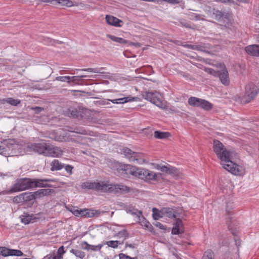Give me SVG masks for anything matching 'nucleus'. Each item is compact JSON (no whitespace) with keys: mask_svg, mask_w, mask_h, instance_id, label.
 I'll use <instances>...</instances> for the list:
<instances>
[{"mask_svg":"<svg viewBox=\"0 0 259 259\" xmlns=\"http://www.w3.org/2000/svg\"><path fill=\"white\" fill-rule=\"evenodd\" d=\"M245 94L242 98V101L248 103L252 101L259 92V89L257 86L249 83L245 87Z\"/></svg>","mask_w":259,"mask_h":259,"instance_id":"9d476101","label":"nucleus"},{"mask_svg":"<svg viewBox=\"0 0 259 259\" xmlns=\"http://www.w3.org/2000/svg\"><path fill=\"white\" fill-rule=\"evenodd\" d=\"M199 17H200V16L199 15L195 14V18L196 20H200Z\"/></svg>","mask_w":259,"mask_h":259,"instance_id":"0e129e2a","label":"nucleus"},{"mask_svg":"<svg viewBox=\"0 0 259 259\" xmlns=\"http://www.w3.org/2000/svg\"><path fill=\"white\" fill-rule=\"evenodd\" d=\"M125 247H128L130 248H135V246L133 244H128L127 242H126L125 243Z\"/></svg>","mask_w":259,"mask_h":259,"instance_id":"680f3d73","label":"nucleus"},{"mask_svg":"<svg viewBox=\"0 0 259 259\" xmlns=\"http://www.w3.org/2000/svg\"><path fill=\"white\" fill-rule=\"evenodd\" d=\"M63 256L55 254H48L44 257V259H62Z\"/></svg>","mask_w":259,"mask_h":259,"instance_id":"8fccbe9b","label":"nucleus"},{"mask_svg":"<svg viewBox=\"0 0 259 259\" xmlns=\"http://www.w3.org/2000/svg\"><path fill=\"white\" fill-rule=\"evenodd\" d=\"M39 2L46 3H50L53 5H55V2H56V0H37Z\"/></svg>","mask_w":259,"mask_h":259,"instance_id":"bf43d9fd","label":"nucleus"},{"mask_svg":"<svg viewBox=\"0 0 259 259\" xmlns=\"http://www.w3.org/2000/svg\"><path fill=\"white\" fill-rule=\"evenodd\" d=\"M156 168L160 170L161 171L165 172L167 174H173L176 171V168L174 167H167L165 165L161 166L158 164L157 165Z\"/></svg>","mask_w":259,"mask_h":259,"instance_id":"b1692460","label":"nucleus"},{"mask_svg":"<svg viewBox=\"0 0 259 259\" xmlns=\"http://www.w3.org/2000/svg\"><path fill=\"white\" fill-rule=\"evenodd\" d=\"M209 73L219 77L221 82L225 85L227 86L230 83V79L229 77L228 71L224 65L222 70L215 71L213 69H209Z\"/></svg>","mask_w":259,"mask_h":259,"instance_id":"ddd939ff","label":"nucleus"},{"mask_svg":"<svg viewBox=\"0 0 259 259\" xmlns=\"http://www.w3.org/2000/svg\"><path fill=\"white\" fill-rule=\"evenodd\" d=\"M22 194L19 195H17L15 196L13 198V201L15 203H22L24 202V200L22 199Z\"/></svg>","mask_w":259,"mask_h":259,"instance_id":"3c124183","label":"nucleus"},{"mask_svg":"<svg viewBox=\"0 0 259 259\" xmlns=\"http://www.w3.org/2000/svg\"><path fill=\"white\" fill-rule=\"evenodd\" d=\"M1 104L6 103L14 106H17L21 103V100L19 99H15L13 98H7L0 100Z\"/></svg>","mask_w":259,"mask_h":259,"instance_id":"4be33fe9","label":"nucleus"},{"mask_svg":"<svg viewBox=\"0 0 259 259\" xmlns=\"http://www.w3.org/2000/svg\"><path fill=\"white\" fill-rule=\"evenodd\" d=\"M246 52L250 55L259 56V45H252L245 48Z\"/></svg>","mask_w":259,"mask_h":259,"instance_id":"f3484780","label":"nucleus"},{"mask_svg":"<svg viewBox=\"0 0 259 259\" xmlns=\"http://www.w3.org/2000/svg\"><path fill=\"white\" fill-rule=\"evenodd\" d=\"M51 182H54V180L50 179H31L32 188L51 187L52 185L48 183Z\"/></svg>","mask_w":259,"mask_h":259,"instance_id":"4468645a","label":"nucleus"},{"mask_svg":"<svg viewBox=\"0 0 259 259\" xmlns=\"http://www.w3.org/2000/svg\"><path fill=\"white\" fill-rule=\"evenodd\" d=\"M154 225L155 226H156L157 227H158L159 229H160L161 230H166V227L160 222H157L155 223Z\"/></svg>","mask_w":259,"mask_h":259,"instance_id":"6e6d98bb","label":"nucleus"},{"mask_svg":"<svg viewBox=\"0 0 259 259\" xmlns=\"http://www.w3.org/2000/svg\"><path fill=\"white\" fill-rule=\"evenodd\" d=\"M65 252L64 250V247L63 246H60L57 251V254L56 255H60L61 256H63V254Z\"/></svg>","mask_w":259,"mask_h":259,"instance_id":"5fc2aeb1","label":"nucleus"},{"mask_svg":"<svg viewBox=\"0 0 259 259\" xmlns=\"http://www.w3.org/2000/svg\"><path fill=\"white\" fill-rule=\"evenodd\" d=\"M101 68H83V69H76L77 71H88L90 72H93L95 73H103L101 71Z\"/></svg>","mask_w":259,"mask_h":259,"instance_id":"4c0bfd02","label":"nucleus"},{"mask_svg":"<svg viewBox=\"0 0 259 259\" xmlns=\"http://www.w3.org/2000/svg\"><path fill=\"white\" fill-rule=\"evenodd\" d=\"M122 151L124 156L128 158L131 162L140 164L147 162L145 158V155L143 153L133 151L128 148H123Z\"/></svg>","mask_w":259,"mask_h":259,"instance_id":"0eeeda50","label":"nucleus"},{"mask_svg":"<svg viewBox=\"0 0 259 259\" xmlns=\"http://www.w3.org/2000/svg\"><path fill=\"white\" fill-rule=\"evenodd\" d=\"M109 246L113 247V248H116L118 246V244H121L119 243V241H109L107 242L106 243Z\"/></svg>","mask_w":259,"mask_h":259,"instance_id":"de8ad7c7","label":"nucleus"},{"mask_svg":"<svg viewBox=\"0 0 259 259\" xmlns=\"http://www.w3.org/2000/svg\"><path fill=\"white\" fill-rule=\"evenodd\" d=\"M21 222L25 224H28L29 223H33L38 219V218L36 217L33 214H29L27 212H24L23 214L20 216Z\"/></svg>","mask_w":259,"mask_h":259,"instance_id":"2eb2a0df","label":"nucleus"},{"mask_svg":"<svg viewBox=\"0 0 259 259\" xmlns=\"http://www.w3.org/2000/svg\"><path fill=\"white\" fill-rule=\"evenodd\" d=\"M17 145L10 143H2L0 145V154L5 157L17 156L16 148Z\"/></svg>","mask_w":259,"mask_h":259,"instance_id":"9b49d317","label":"nucleus"},{"mask_svg":"<svg viewBox=\"0 0 259 259\" xmlns=\"http://www.w3.org/2000/svg\"><path fill=\"white\" fill-rule=\"evenodd\" d=\"M105 18L107 23L110 25L115 27H121L123 24L122 21L113 16L107 15L106 16Z\"/></svg>","mask_w":259,"mask_h":259,"instance_id":"dca6fc26","label":"nucleus"},{"mask_svg":"<svg viewBox=\"0 0 259 259\" xmlns=\"http://www.w3.org/2000/svg\"><path fill=\"white\" fill-rule=\"evenodd\" d=\"M234 206L233 203L231 202H228L226 203V222L228 225L229 230L231 231V233L236 236L238 233V231L236 227V220L232 217L233 214L232 210L233 209Z\"/></svg>","mask_w":259,"mask_h":259,"instance_id":"423d86ee","label":"nucleus"},{"mask_svg":"<svg viewBox=\"0 0 259 259\" xmlns=\"http://www.w3.org/2000/svg\"><path fill=\"white\" fill-rule=\"evenodd\" d=\"M188 102L190 105L201 107L205 110H210L212 108V104L208 101L194 97H190Z\"/></svg>","mask_w":259,"mask_h":259,"instance_id":"f8f14e48","label":"nucleus"},{"mask_svg":"<svg viewBox=\"0 0 259 259\" xmlns=\"http://www.w3.org/2000/svg\"><path fill=\"white\" fill-rule=\"evenodd\" d=\"M108 101L112 102L114 104H118L117 99H113V100H109Z\"/></svg>","mask_w":259,"mask_h":259,"instance_id":"e2e57ef3","label":"nucleus"},{"mask_svg":"<svg viewBox=\"0 0 259 259\" xmlns=\"http://www.w3.org/2000/svg\"><path fill=\"white\" fill-rule=\"evenodd\" d=\"M83 214L82 217L85 218H93L95 217H99L101 212L99 210L93 209H85L83 210Z\"/></svg>","mask_w":259,"mask_h":259,"instance_id":"aec40b11","label":"nucleus"},{"mask_svg":"<svg viewBox=\"0 0 259 259\" xmlns=\"http://www.w3.org/2000/svg\"><path fill=\"white\" fill-rule=\"evenodd\" d=\"M205 47L200 45H195L194 50L203 51Z\"/></svg>","mask_w":259,"mask_h":259,"instance_id":"4d7b16f0","label":"nucleus"},{"mask_svg":"<svg viewBox=\"0 0 259 259\" xmlns=\"http://www.w3.org/2000/svg\"><path fill=\"white\" fill-rule=\"evenodd\" d=\"M56 80L60 81L62 82H67L68 83H70V76H57L56 77Z\"/></svg>","mask_w":259,"mask_h":259,"instance_id":"c03bdc74","label":"nucleus"},{"mask_svg":"<svg viewBox=\"0 0 259 259\" xmlns=\"http://www.w3.org/2000/svg\"><path fill=\"white\" fill-rule=\"evenodd\" d=\"M216 1H218V2H223V3H226V2H229L230 0H216Z\"/></svg>","mask_w":259,"mask_h":259,"instance_id":"774afa93","label":"nucleus"},{"mask_svg":"<svg viewBox=\"0 0 259 259\" xmlns=\"http://www.w3.org/2000/svg\"><path fill=\"white\" fill-rule=\"evenodd\" d=\"M63 168H65L66 172L69 175H71L72 174V173H73L72 169L74 168L73 166H72L71 165H69V164H64Z\"/></svg>","mask_w":259,"mask_h":259,"instance_id":"a18cd8bd","label":"nucleus"},{"mask_svg":"<svg viewBox=\"0 0 259 259\" xmlns=\"http://www.w3.org/2000/svg\"><path fill=\"white\" fill-rule=\"evenodd\" d=\"M153 218L154 220H158L160 218H162V215L161 214H162V211H159L156 208H153Z\"/></svg>","mask_w":259,"mask_h":259,"instance_id":"58836bf2","label":"nucleus"},{"mask_svg":"<svg viewBox=\"0 0 259 259\" xmlns=\"http://www.w3.org/2000/svg\"><path fill=\"white\" fill-rule=\"evenodd\" d=\"M107 37L109 38L112 41L120 44H126L127 43V40L118 37L114 35H112L111 34H107Z\"/></svg>","mask_w":259,"mask_h":259,"instance_id":"2f4dec72","label":"nucleus"},{"mask_svg":"<svg viewBox=\"0 0 259 259\" xmlns=\"http://www.w3.org/2000/svg\"><path fill=\"white\" fill-rule=\"evenodd\" d=\"M31 110H33L35 112V114H38L41 111H44V108L40 107H33L31 108Z\"/></svg>","mask_w":259,"mask_h":259,"instance_id":"864d4df0","label":"nucleus"},{"mask_svg":"<svg viewBox=\"0 0 259 259\" xmlns=\"http://www.w3.org/2000/svg\"><path fill=\"white\" fill-rule=\"evenodd\" d=\"M119 259H138L137 257H131L123 253H120L119 254Z\"/></svg>","mask_w":259,"mask_h":259,"instance_id":"603ef678","label":"nucleus"},{"mask_svg":"<svg viewBox=\"0 0 259 259\" xmlns=\"http://www.w3.org/2000/svg\"><path fill=\"white\" fill-rule=\"evenodd\" d=\"M226 12H222L219 10H214L213 15H214L215 20L219 22L221 20V19L223 17V15Z\"/></svg>","mask_w":259,"mask_h":259,"instance_id":"c9c22d12","label":"nucleus"},{"mask_svg":"<svg viewBox=\"0 0 259 259\" xmlns=\"http://www.w3.org/2000/svg\"><path fill=\"white\" fill-rule=\"evenodd\" d=\"M9 248L6 247H0V255L3 256H9Z\"/></svg>","mask_w":259,"mask_h":259,"instance_id":"37998d69","label":"nucleus"},{"mask_svg":"<svg viewBox=\"0 0 259 259\" xmlns=\"http://www.w3.org/2000/svg\"><path fill=\"white\" fill-rule=\"evenodd\" d=\"M143 98L150 101L156 106L163 108L160 94L156 91L143 92L141 94Z\"/></svg>","mask_w":259,"mask_h":259,"instance_id":"1a4fd4ad","label":"nucleus"},{"mask_svg":"<svg viewBox=\"0 0 259 259\" xmlns=\"http://www.w3.org/2000/svg\"><path fill=\"white\" fill-rule=\"evenodd\" d=\"M170 135L169 132L156 131L154 132V137L157 139H164L168 138Z\"/></svg>","mask_w":259,"mask_h":259,"instance_id":"c85d7f7f","label":"nucleus"},{"mask_svg":"<svg viewBox=\"0 0 259 259\" xmlns=\"http://www.w3.org/2000/svg\"><path fill=\"white\" fill-rule=\"evenodd\" d=\"M117 235L119 238H122L123 239H126L128 237L129 234L126 230L124 229L119 231Z\"/></svg>","mask_w":259,"mask_h":259,"instance_id":"ea45409f","label":"nucleus"},{"mask_svg":"<svg viewBox=\"0 0 259 259\" xmlns=\"http://www.w3.org/2000/svg\"><path fill=\"white\" fill-rule=\"evenodd\" d=\"M162 214L165 215V216L169 218H174L176 217V211L172 208H164L162 209Z\"/></svg>","mask_w":259,"mask_h":259,"instance_id":"bb28decb","label":"nucleus"},{"mask_svg":"<svg viewBox=\"0 0 259 259\" xmlns=\"http://www.w3.org/2000/svg\"><path fill=\"white\" fill-rule=\"evenodd\" d=\"M82 189H88L102 192L117 193L122 192H129L130 188L122 184H107L104 182H96L87 181L81 185Z\"/></svg>","mask_w":259,"mask_h":259,"instance_id":"f03ea898","label":"nucleus"},{"mask_svg":"<svg viewBox=\"0 0 259 259\" xmlns=\"http://www.w3.org/2000/svg\"><path fill=\"white\" fill-rule=\"evenodd\" d=\"M137 221L139 222L141 226H144L147 229H150L152 227L150 223L146 220L142 214L141 216L138 217Z\"/></svg>","mask_w":259,"mask_h":259,"instance_id":"7c9ffc66","label":"nucleus"},{"mask_svg":"<svg viewBox=\"0 0 259 259\" xmlns=\"http://www.w3.org/2000/svg\"><path fill=\"white\" fill-rule=\"evenodd\" d=\"M74 132L76 134H81L84 135H89L91 136L96 137L97 133H95L94 132L87 130L83 127L76 128H75V131Z\"/></svg>","mask_w":259,"mask_h":259,"instance_id":"5701e85b","label":"nucleus"},{"mask_svg":"<svg viewBox=\"0 0 259 259\" xmlns=\"http://www.w3.org/2000/svg\"><path fill=\"white\" fill-rule=\"evenodd\" d=\"M70 252L80 259L84 258L85 255V253L80 250L72 249Z\"/></svg>","mask_w":259,"mask_h":259,"instance_id":"72a5a7b5","label":"nucleus"},{"mask_svg":"<svg viewBox=\"0 0 259 259\" xmlns=\"http://www.w3.org/2000/svg\"><path fill=\"white\" fill-rule=\"evenodd\" d=\"M8 253L9 256H21L24 255L23 253L21 250L14 249H9Z\"/></svg>","mask_w":259,"mask_h":259,"instance_id":"f704fd0d","label":"nucleus"},{"mask_svg":"<svg viewBox=\"0 0 259 259\" xmlns=\"http://www.w3.org/2000/svg\"><path fill=\"white\" fill-rule=\"evenodd\" d=\"M68 114L69 116H71L74 118H77L79 120L82 118L83 116L80 111H78L76 108H72L69 110Z\"/></svg>","mask_w":259,"mask_h":259,"instance_id":"a878e982","label":"nucleus"},{"mask_svg":"<svg viewBox=\"0 0 259 259\" xmlns=\"http://www.w3.org/2000/svg\"><path fill=\"white\" fill-rule=\"evenodd\" d=\"M101 245H93L89 244L87 242L84 241L81 243V247L83 249L91 250L94 251H99L101 249L102 247Z\"/></svg>","mask_w":259,"mask_h":259,"instance_id":"412c9836","label":"nucleus"},{"mask_svg":"<svg viewBox=\"0 0 259 259\" xmlns=\"http://www.w3.org/2000/svg\"><path fill=\"white\" fill-rule=\"evenodd\" d=\"M78 76H79V78H84V77H88V75H78Z\"/></svg>","mask_w":259,"mask_h":259,"instance_id":"338daca9","label":"nucleus"},{"mask_svg":"<svg viewBox=\"0 0 259 259\" xmlns=\"http://www.w3.org/2000/svg\"><path fill=\"white\" fill-rule=\"evenodd\" d=\"M31 179L21 178L17 179L16 183L9 190L3 191L1 193L3 195L9 194L14 192L23 191L32 188Z\"/></svg>","mask_w":259,"mask_h":259,"instance_id":"20e7f679","label":"nucleus"},{"mask_svg":"<svg viewBox=\"0 0 259 259\" xmlns=\"http://www.w3.org/2000/svg\"><path fill=\"white\" fill-rule=\"evenodd\" d=\"M232 21V17L231 15L227 12H226L223 15V17L219 21L222 25H223L226 27H229L231 26Z\"/></svg>","mask_w":259,"mask_h":259,"instance_id":"a211bd4d","label":"nucleus"},{"mask_svg":"<svg viewBox=\"0 0 259 259\" xmlns=\"http://www.w3.org/2000/svg\"><path fill=\"white\" fill-rule=\"evenodd\" d=\"M183 226L182 221L181 219H178L176 220V222L174 223V226L173 227L171 233L174 235H178L183 232L181 230V227Z\"/></svg>","mask_w":259,"mask_h":259,"instance_id":"6ab92c4d","label":"nucleus"},{"mask_svg":"<svg viewBox=\"0 0 259 259\" xmlns=\"http://www.w3.org/2000/svg\"><path fill=\"white\" fill-rule=\"evenodd\" d=\"M136 98H135V97H130L119 98V99H118V104H123V103H127V102H130V101H134L136 100Z\"/></svg>","mask_w":259,"mask_h":259,"instance_id":"e433bc0d","label":"nucleus"},{"mask_svg":"<svg viewBox=\"0 0 259 259\" xmlns=\"http://www.w3.org/2000/svg\"><path fill=\"white\" fill-rule=\"evenodd\" d=\"M213 149L224 169L235 175L240 176L243 174L242 166L232 161L234 154L233 151L228 150L222 143L217 140L213 141Z\"/></svg>","mask_w":259,"mask_h":259,"instance_id":"f257e3e1","label":"nucleus"},{"mask_svg":"<svg viewBox=\"0 0 259 259\" xmlns=\"http://www.w3.org/2000/svg\"><path fill=\"white\" fill-rule=\"evenodd\" d=\"M129 212L133 215H136L137 219L138 218V217H140L142 214V212L141 210H138L135 208L130 209Z\"/></svg>","mask_w":259,"mask_h":259,"instance_id":"49530a36","label":"nucleus"},{"mask_svg":"<svg viewBox=\"0 0 259 259\" xmlns=\"http://www.w3.org/2000/svg\"><path fill=\"white\" fill-rule=\"evenodd\" d=\"M180 25L184 26L186 28H193V27L191 26V24L190 22H187L184 19H180L179 21Z\"/></svg>","mask_w":259,"mask_h":259,"instance_id":"79ce46f5","label":"nucleus"},{"mask_svg":"<svg viewBox=\"0 0 259 259\" xmlns=\"http://www.w3.org/2000/svg\"><path fill=\"white\" fill-rule=\"evenodd\" d=\"M59 4L62 6L71 7L73 6V2L70 0H56L55 5Z\"/></svg>","mask_w":259,"mask_h":259,"instance_id":"473e14b6","label":"nucleus"},{"mask_svg":"<svg viewBox=\"0 0 259 259\" xmlns=\"http://www.w3.org/2000/svg\"><path fill=\"white\" fill-rule=\"evenodd\" d=\"M118 174L124 178H130L131 176L137 177L138 168L130 164L118 163L116 165Z\"/></svg>","mask_w":259,"mask_h":259,"instance_id":"39448f33","label":"nucleus"},{"mask_svg":"<svg viewBox=\"0 0 259 259\" xmlns=\"http://www.w3.org/2000/svg\"><path fill=\"white\" fill-rule=\"evenodd\" d=\"M52 171L60 170L63 168L64 163H62L57 159H54L51 163Z\"/></svg>","mask_w":259,"mask_h":259,"instance_id":"393cba45","label":"nucleus"},{"mask_svg":"<svg viewBox=\"0 0 259 259\" xmlns=\"http://www.w3.org/2000/svg\"><path fill=\"white\" fill-rule=\"evenodd\" d=\"M27 147L31 151L45 156L58 157L62 155V151L59 148L44 141L30 144Z\"/></svg>","mask_w":259,"mask_h":259,"instance_id":"7ed1b4c3","label":"nucleus"},{"mask_svg":"<svg viewBox=\"0 0 259 259\" xmlns=\"http://www.w3.org/2000/svg\"><path fill=\"white\" fill-rule=\"evenodd\" d=\"M202 259H214L213 252L211 250L205 252Z\"/></svg>","mask_w":259,"mask_h":259,"instance_id":"a19ab883","label":"nucleus"},{"mask_svg":"<svg viewBox=\"0 0 259 259\" xmlns=\"http://www.w3.org/2000/svg\"><path fill=\"white\" fill-rule=\"evenodd\" d=\"M137 177L147 182L158 181L161 179L162 174L155 173L146 169L138 168Z\"/></svg>","mask_w":259,"mask_h":259,"instance_id":"6e6552de","label":"nucleus"},{"mask_svg":"<svg viewBox=\"0 0 259 259\" xmlns=\"http://www.w3.org/2000/svg\"><path fill=\"white\" fill-rule=\"evenodd\" d=\"M79 76H70V82L71 81L73 82H75L76 81H79L80 80L78 79Z\"/></svg>","mask_w":259,"mask_h":259,"instance_id":"13d9d810","label":"nucleus"},{"mask_svg":"<svg viewBox=\"0 0 259 259\" xmlns=\"http://www.w3.org/2000/svg\"><path fill=\"white\" fill-rule=\"evenodd\" d=\"M183 46L185 48L192 49V50H194V48H195V45L186 44V45H183Z\"/></svg>","mask_w":259,"mask_h":259,"instance_id":"052dcab7","label":"nucleus"},{"mask_svg":"<svg viewBox=\"0 0 259 259\" xmlns=\"http://www.w3.org/2000/svg\"><path fill=\"white\" fill-rule=\"evenodd\" d=\"M54 190L51 189H43L38 190L37 191L34 192V194L37 196H42L50 195V194L54 192Z\"/></svg>","mask_w":259,"mask_h":259,"instance_id":"c756f323","label":"nucleus"},{"mask_svg":"<svg viewBox=\"0 0 259 259\" xmlns=\"http://www.w3.org/2000/svg\"><path fill=\"white\" fill-rule=\"evenodd\" d=\"M133 45L137 47H139L141 46L140 44L138 42L133 43Z\"/></svg>","mask_w":259,"mask_h":259,"instance_id":"69168bd1","label":"nucleus"},{"mask_svg":"<svg viewBox=\"0 0 259 259\" xmlns=\"http://www.w3.org/2000/svg\"><path fill=\"white\" fill-rule=\"evenodd\" d=\"M71 211L72 212V213L76 216V217H82V214H83V210H79L77 209H74V210H71Z\"/></svg>","mask_w":259,"mask_h":259,"instance_id":"09e8293b","label":"nucleus"},{"mask_svg":"<svg viewBox=\"0 0 259 259\" xmlns=\"http://www.w3.org/2000/svg\"><path fill=\"white\" fill-rule=\"evenodd\" d=\"M22 199L24 202H28L35 199L36 196L33 192H24L22 193Z\"/></svg>","mask_w":259,"mask_h":259,"instance_id":"cd10ccee","label":"nucleus"}]
</instances>
